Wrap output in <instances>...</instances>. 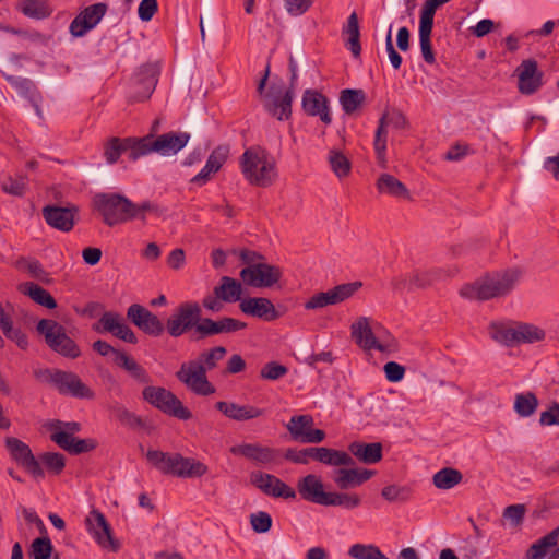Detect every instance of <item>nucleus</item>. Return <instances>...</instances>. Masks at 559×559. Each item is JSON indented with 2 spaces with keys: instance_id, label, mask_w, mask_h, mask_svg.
Listing matches in <instances>:
<instances>
[{
  "instance_id": "nucleus-1",
  "label": "nucleus",
  "mask_w": 559,
  "mask_h": 559,
  "mask_svg": "<svg viewBox=\"0 0 559 559\" xmlns=\"http://www.w3.org/2000/svg\"><path fill=\"white\" fill-rule=\"evenodd\" d=\"M226 353L224 346H214L202 350L197 358L180 365L175 373L176 379L195 395L209 396L214 394L216 389L209 381L206 373L217 367Z\"/></svg>"
},
{
  "instance_id": "nucleus-2",
  "label": "nucleus",
  "mask_w": 559,
  "mask_h": 559,
  "mask_svg": "<svg viewBox=\"0 0 559 559\" xmlns=\"http://www.w3.org/2000/svg\"><path fill=\"white\" fill-rule=\"evenodd\" d=\"M239 164L245 179L252 186L267 188L278 177L275 158L261 146L247 148Z\"/></svg>"
},
{
  "instance_id": "nucleus-3",
  "label": "nucleus",
  "mask_w": 559,
  "mask_h": 559,
  "mask_svg": "<svg viewBox=\"0 0 559 559\" xmlns=\"http://www.w3.org/2000/svg\"><path fill=\"white\" fill-rule=\"evenodd\" d=\"M522 276L519 269H510L496 273L466 285L461 289V295L468 299L488 300L503 296L511 292Z\"/></svg>"
},
{
  "instance_id": "nucleus-4",
  "label": "nucleus",
  "mask_w": 559,
  "mask_h": 559,
  "mask_svg": "<svg viewBox=\"0 0 559 559\" xmlns=\"http://www.w3.org/2000/svg\"><path fill=\"white\" fill-rule=\"evenodd\" d=\"M147 461L164 474L192 478L201 477L207 472V466L200 461L183 457L178 453H165L150 450L146 453Z\"/></svg>"
},
{
  "instance_id": "nucleus-5",
  "label": "nucleus",
  "mask_w": 559,
  "mask_h": 559,
  "mask_svg": "<svg viewBox=\"0 0 559 559\" xmlns=\"http://www.w3.org/2000/svg\"><path fill=\"white\" fill-rule=\"evenodd\" d=\"M350 334L364 350L377 349L381 353H390L395 348V342L390 333L379 323L372 325L367 317H360L352 324Z\"/></svg>"
},
{
  "instance_id": "nucleus-6",
  "label": "nucleus",
  "mask_w": 559,
  "mask_h": 559,
  "mask_svg": "<svg viewBox=\"0 0 559 559\" xmlns=\"http://www.w3.org/2000/svg\"><path fill=\"white\" fill-rule=\"evenodd\" d=\"M105 306L100 302L91 301L80 311L82 316L96 318L102 313L99 321L93 324L92 329L97 333H111L114 336L135 344L138 338L134 332L126 324L123 318L118 312L104 311Z\"/></svg>"
},
{
  "instance_id": "nucleus-7",
  "label": "nucleus",
  "mask_w": 559,
  "mask_h": 559,
  "mask_svg": "<svg viewBox=\"0 0 559 559\" xmlns=\"http://www.w3.org/2000/svg\"><path fill=\"white\" fill-rule=\"evenodd\" d=\"M95 210L107 226H116L134 219V203L119 193H97L93 198Z\"/></svg>"
},
{
  "instance_id": "nucleus-8",
  "label": "nucleus",
  "mask_w": 559,
  "mask_h": 559,
  "mask_svg": "<svg viewBox=\"0 0 559 559\" xmlns=\"http://www.w3.org/2000/svg\"><path fill=\"white\" fill-rule=\"evenodd\" d=\"M202 309L197 301L179 304L166 321V331L171 337H180L192 332L193 340H198V326L202 323Z\"/></svg>"
},
{
  "instance_id": "nucleus-9",
  "label": "nucleus",
  "mask_w": 559,
  "mask_h": 559,
  "mask_svg": "<svg viewBox=\"0 0 559 559\" xmlns=\"http://www.w3.org/2000/svg\"><path fill=\"white\" fill-rule=\"evenodd\" d=\"M38 381L55 388L60 394L78 399L92 396V391L78 374L59 369H39L34 371Z\"/></svg>"
},
{
  "instance_id": "nucleus-10",
  "label": "nucleus",
  "mask_w": 559,
  "mask_h": 559,
  "mask_svg": "<svg viewBox=\"0 0 559 559\" xmlns=\"http://www.w3.org/2000/svg\"><path fill=\"white\" fill-rule=\"evenodd\" d=\"M142 397L145 402L170 417L177 419H189L191 417L190 411L166 388L147 385L142 391Z\"/></svg>"
},
{
  "instance_id": "nucleus-11",
  "label": "nucleus",
  "mask_w": 559,
  "mask_h": 559,
  "mask_svg": "<svg viewBox=\"0 0 559 559\" xmlns=\"http://www.w3.org/2000/svg\"><path fill=\"white\" fill-rule=\"evenodd\" d=\"M37 331L45 336L47 345L56 353L69 358H76L80 355L79 346L58 322L41 319L37 323Z\"/></svg>"
},
{
  "instance_id": "nucleus-12",
  "label": "nucleus",
  "mask_w": 559,
  "mask_h": 559,
  "mask_svg": "<svg viewBox=\"0 0 559 559\" xmlns=\"http://www.w3.org/2000/svg\"><path fill=\"white\" fill-rule=\"evenodd\" d=\"M190 139V134L186 132L175 133L168 132L164 133L157 138H154L152 134L145 135L141 138V152L143 156H146L151 153H158L163 156H169L178 153L181 148H183Z\"/></svg>"
},
{
  "instance_id": "nucleus-13",
  "label": "nucleus",
  "mask_w": 559,
  "mask_h": 559,
  "mask_svg": "<svg viewBox=\"0 0 559 559\" xmlns=\"http://www.w3.org/2000/svg\"><path fill=\"white\" fill-rule=\"evenodd\" d=\"M157 63H145L138 68L129 83V97L132 102H143L151 97L158 82Z\"/></svg>"
},
{
  "instance_id": "nucleus-14",
  "label": "nucleus",
  "mask_w": 559,
  "mask_h": 559,
  "mask_svg": "<svg viewBox=\"0 0 559 559\" xmlns=\"http://www.w3.org/2000/svg\"><path fill=\"white\" fill-rule=\"evenodd\" d=\"M4 444L12 460L31 474L34 479H43L45 477L44 468L38 459L35 457L31 448L25 442L15 437H7Z\"/></svg>"
},
{
  "instance_id": "nucleus-15",
  "label": "nucleus",
  "mask_w": 559,
  "mask_h": 559,
  "mask_svg": "<svg viewBox=\"0 0 559 559\" xmlns=\"http://www.w3.org/2000/svg\"><path fill=\"white\" fill-rule=\"evenodd\" d=\"M141 145V138L111 136L104 142L103 155L109 165L116 164L123 153H128L129 160L136 162L140 157H143V154H140Z\"/></svg>"
},
{
  "instance_id": "nucleus-16",
  "label": "nucleus",
  "mask_w": 559,
  "mask_h": 559,
  "mask_svg": "<svg viewBox=\"0 0 559 559\" xmlns=\"http://www.w3.org/2000/svg\"><path fill=\"white\" fill-rule=\"evenodd\" d=\"M361 287L360 282L341 284L328 292L311 296L306 302L307 310H318L328 306L337 305L352 297Z\"/></svg>"
},
{
  "instance_id": "nucleus-17",
  "label": "nucleus",
  "mask_w": 559,
  "mask_h": 559,
  "mask_svg": "<svg viewBox=\"0 0 559 559\" xmlns=\"http://www.w3.org/2000/svg\"><path fill=\"white\" fill-rule=\"evenodd\" d=\"M85 525L100 547L111 551L119 549L120 545L114 538L111 527L100 511L92 510L85 519Z\"/></svg>"
},
{
  "instance_id": "nucleus-18",
  "label": "nucleus",
  "mask_w": 559,
  "mask_h": 559,
  "mask_svg": "<svg viewBox=\"0 0 559 559\" xmlns=\"http://www.w3.org/2000/svg\"><path fill=\"white\" fill-rule=\"evenodd\" d=\"M281 276L280 267L263 262L249 265L240 272V277L245 284L252 287H272L280 281Z\"/></svg>"
},
{
  "instance_id": "nucleus-19",
  "label": "nucleus",
  "mask_w": 559,
  "mask_h": 559,
  "mask_svg": "<svg viewBox=\"0 0 559 559\" xmlns=\"http://www.w3.org/2000/svg\"><path fill=\"white\" fill-rule=\"evenodd\" d=\"M127 318L141 331L151 336H160L166 330L156 314L139 304H132L127 310Z\"/></svg>"
},
{
  "instance_id": "nucleus-20",
  "label": "nucleus",
  "mask_w": 559,
  "mask_h": 559,
  "mask_svg": "<svg viewBox=\"0 0 559 559\" xmlns=\"http://www.w3.org/2000/svg\"><path fill=\"white\" fill-rule=\"evenodd\" d=\"M107 4L99 2L86 7L70 23L69 31L74 37H82L93 29L107 12Z\"/></svg>"
},
{
  "instance_id": "nucleus-21",
  "label": "nucleus",
  "mask_w": 559,
  "mask_h": 559,
  "mask_svg": "<svg viewBox=\"0 0 559 559\" xmlns=\"http://www.w3.org/2000/svg\"><path fill=\"white\" fill-rule=\"evenodd\" d=\"M515 73L519 92L523 95H532L543 85V72L538 70V64L533 59L523 60Z\"/></svg>"
},
{
  "instance_id": "nucleus-22",
  "label": "nucleus",
  "mask_w": 559,
  "mask_h": 559,
  "mask_svg": "<svg viewBox=\"0 0 559 559\" xmlns=\"http://www.w3.org/2000/svg\"><path fill=\"white\" fill-rule=\"evenodd\" d=\"M247 328V323L230 317L218 320L203 318L198 326V340H204L218 334H231Z\"/></svg>"
},
{
  "instance_id": "nucleus-23",
  "label": "nucleus",
  "mask_w": 559,
  "mask_h": 559,
  "mask_svg": "<svg viewBox=\"0 0 559 559\" xmlns=\"http://www.w3.org/2000/svg\"><path fill=\"white\" fill-rule=\"evenodd\" d=\"M251 481L267 496L284 499L296 498V491L274 475L254 472L251 474Z\"/></svg>"
},
{
  "instance_id": "nucleus-24",
  "label": "nucleus",
  "mask_w": 559,
  "mask_h": 559,
  "mask_svg": "<svg viewBox=\"0 0 559 559\" xmlns=\"http://www.w3.org/2000/svg\"><path fill=\"white\" fill-rule=\"evenodd\" d=\"M297 490L304 500L320 506L326 504L330 495L324 491V485L320 477L313 474L300 478L297 483Z\"/></svg>"
},
{
  "instance_id": "nucleus-25",
  "label": "nucleus",
  "mask_w": 559,
  "mask_h": 559,
  "mask_svg": "<svg viewBox=\"0 0 559 559\" xmlns=\"http://www.w3.org/2000/svg\"><path fill=\"white\" fill-rule=\"evenodd\" d=\"M549 559H559V527L539 538L532 544L526 551V559H544L546 555Z\"/></svg>"
},
{
  "instance_id": "nucleus-26",
  "label": "nucleus",
  "mask_w": 559,
  "mask_h": 559,
  "mask_svg": "<svg viewBox=\"0 0 559 559\" xmlns=\"http://www.w3.org/2000/svg\"><path fill=\"white\" fill-rule=\"evenodd\" d=\"M309 457L313 459L317 462L329 466H353L355 465V461L353 456L341 450H335L326 447H317V448H307L305 452Z\"/></svg>"
},
{
  "instance_id": "nucleus-27",
  "label": "nucleus",
  "mask_w": 559,
  "mask_h": 559,
  "mask_svg": "<svg viewBox=\"0 0 559 559\" xmlns=\"http://www.w3.org/2000/svg\"><path fill=\"white\" fill-rule=\"evenodd\" d=\"M240 310L264 321H274L280 318V312L275 309L272 301L264 297H249L241 300Z\"/></svg>"
},
{
  "instance_id": "nucleus-28",
  "label": "nucleus",
  "mask_w": 559,
  "mask_h": 559,
  "mask_svg": "<svg viewBox=\"0 0 559 559\" xmlns=\"http://www.w3.org/2000/svg\"><path fill=\"white\" fill-rule=\"evenodd\" d=\"M376 471L372 469H359V468H344L341 467L335 469L333 473V481L336 487L341 490H347L362 485L369 480Z\"/></svg>"
},
{
  "instance_id": "nucleus-29",
  "label": "nucleus",
  "mask_w": 559,
  "mask_h": 559,
  "mask_svg": "<svg viewBox=\"0 0 559 559\" xmlns=\"http://www.w3.org/2000/svg\"><path fill=\"white\" fill-rule=\"evenodd\" d=\"M75 211V207L47 205L43 209V216L49 226L61 231H70L74 226Z\"/></svg>"
},
{
  "instance_id": "nucleus-30",
  "label": "nucleus",
  "mask_w": 559,
  "mask_h": 559,
  "mask_svg": "<svg viewBox=\"0 0 559 559\" xmlns=\"http://www.w3.org/2000/svg\"><path fill=\"white\" fill-rule=\"evenodd\" d=\"M302 108L309 116H318L325 124H330L332 122L329 111V100L324 95L317 91H305L302 95Z\"/></svg>"
},
{
  "instance_id": "nucleus-31",
  "label": "nucleus",
  "mask_w": 559,
  "mask_h": 559,
  "mask_svg": "<svg viewBox=\"0 0 559 559\" xmlns=\"http://www.w3.org/2000/svg\"><path fill=\"white\" fill-rule=\"evenodd\" d=\"M230 453L241 455L259 464L273 462L277 456V450L262 447L258 443H242L230 448Z\"/></svg>"
},
{
  "instance_id": "nucleus-32",
  "label": "nucleus",
  "mask_w": 559,
  "mask_h": 559,
  "mask_svg": "<svg viewBox=\"0 0 559 559\" xmlns=\"http://www.w3.org/2000/svg\"><path fill=\"white\" fill-rule=\"evenodd\" d=\"M313 421H287L286 428L292 440L300 443H319L325 439V432L312 427Z\"/></svg>"
},
{
  "instance_id": "nucleus-33",
  "label": "nucleus",
  "mask_w": 559,
  "mask_h": 559,
  "mask_svg": "<svg viewBox=\"0 0 559 559\" xmlns=\"http://www.w3.org/2000/svg\"><path fill=\"white\" fill-rule=\"evenodd\" d=\"M50 439L61 449L73 454L90 452L97 445L94 439H76L66 431H55L51 433Z\"/></svg>"
},
{
  "instance_id": "nucleus-34",
  "label": "nucleus",
  "mask_w": 559,
  "mask_h": 559,
  "mask_svg": "<svg viewBox=\"0 0 559 559\" xmlns=\"http://www.w3.org/2000/svg\"><path fill=\"white\" fill-rule=\"evenodd\" d=\"M348 451L350 455L364 464H376L382 460V444L380 442L354 441L349 443Z\"/></svg>"
},
{
  "instance_id": "nucleus-35",
  "label": "nucleus",
  "mask_w": 559,
  "mask_h": 559,
  "mask_svg": "<svg viewBox=\"0 0 559 559\" xmlns=\"http://www.w3.org/2000/svg\"><path fill=\"white\" fill-rule=\"evenodd\" d=\"M215 407L229 419H254L265 415L261 408L223 401L217 402Z\"/></svg>"
},
{
  "instance_id": "nucleus-36",
  "label": "nucleus",
  "mask_w": 559,
  "mask_h": 559,
  "mask_svg": "<svg viewBox=\"0 0 559 559\" xmlns=\"http://www.w3.org/2000/svg\"><path fill=\"white\" fill-rule=\"evenodd\" d=\"M294 90L288 88L282 97L266 99L264 107L266 111L278 120H288L292 115V103Z\"/></svg>"
},
{
  "instance_id": "nucleus-37",
  "label": "nucleus",
  "mask_w": 559,
  "mask_h": 559,
  "mask_svg": "<svg viewBox=\"0 0 559 559\" xmlns=\"http://www.w3.org/2000/svg\"><path fill=\"white\" fill-rule=\"evenodd\" d=\"M112 360L117 366L124 369L136 382L148 384L152 381L148 372L126 353L117 354V358H112Z\"/></svg>"
},
{
  "instance_id": "nucleus-38",
  "label": "nucleus",
  "mask_w": 559,
  "mask_h": 559,
  "mask_svg": "<svg viewBox=\"0 0 559 559\" xmlns=\"http://www.w3.org/2000/svg\"><path fill=\"white\" fill-rule=\"evenodd\" d=\"M377 189L394 198L411 199L406 186L390 174H382L377 180Z\"/></svg>"
},
{
  "instance_id": "nucleus-39",
  "label": "nucleus",
  "mask_w": 559,
  "mask_h": 559,
  "mask_svg": "<svg viewBox=\"0 0 559 559\" xmlns=\"http://www.w3.org/2000/svg\"><path fill=\"white\" fill-rule=\"evenodd\" d=\"M214 294L221 297L225 302H235L241 298L242 286L237 280L229 276H223L219 284L214 287Z\"/></svg>"
},
{
  "instance_id": "nucleus-40",
  "label": "nucleus",
  "mask_w": 559,
  "mask_h": 559,
  "mask_svg": "<svg viewBox=\"0 0 559 559\" xmlns=\"http://www.w3.org/2000/svg\"><path fill=\"white\" fill-rule=\"evenodd\" d=\"M343 34L347 36L345 46L349 49V51L355 58L359 57L361 52V46L359 40L360 29L356 12H353L348 16L347 24L343 28Z\"/></svg>"
},
{
  "instance_id": "nucleus-41",
  "label": "nucleus",
  "mask_w": 559,
  "mask_h": 559,
  "mask_svg": "<svg viewBox=\"0 0 559 559\" xmlns=\"http://www.w3.org/2000/svg\"><path fill=\"white\" fill-rule=\"evenodd\" d=\"M433 28V23L430 21H424L419 19V28H418V36H419V46L423 59L428 64H433L436 62L435 52L432 50L431 45V33Z\"/></svg>"
},
{
  "instance_id": "nucleus-42",
  "label": "nucleus",
  "mask_w": 559,
  "mask_h": 559,
  "mask_svg": "<svg viewBox=\"0 0 559 559\" xmlns=\"http://www.w3.org/2000/svg\"><path fill=\"white\" fill-rule=\"evenodd\" d=\"M21 290L36 304L46 307L47 309H55L57 307V302L50 293L33 282L23 284L21 286Z\"/></svg>"
},
{
  "instance_id": "nucleus-43",
  "label": "nucleus",
  "mask_w": 559,
  "mask_h": 559,
  "mask_svg": "<svg viewBox=\"0 0 559 559\" xmlns=\"http://www.w3.org/2000/svg\"><path fill=\"white\" fill-rule=\"evenodd\" d=\"M463 479L462 473L453 467H444L438 471L432 477L436 488L449 490L459 485Z\"/></svg>"
},
{
  "instance_id": "nucleus-44",
  "label": "nucleus",
  "mask_w": 559,
  "mask_h": 559,
  "mask_svg": "<svg viewBox=\"0 0 559 559\" xmlns=\"http://www.w3.org/2000/svg\"><path fill=\"white\" fill-rule=\"evenodd\" d=\"M388 126L383 118L379 119V124L376 130L373 147L377 155L378 164L381 167H386V136H388Z\"/></svg>"
},
{
  "instance_id": "nucleus-45",
  "label": "nucleus",
  "mask_w": 559,
  "mask_h": 559,
  "mask_svg": "<svg viewBox=\"0 0 559 559\" xmlns=\"http://www.w3.org/2000/svg\"><path fill=\"white\" fill-rule=\"evenodd\" d=\"M17 7L24 15L37 20L45 19L51 13L46 0H22Z\"/></svg>"
},
{
  "instance_id": "nucleus-46",
  "label": "nucleus",
  "mask_w": 559,
  "mask_h": 559,
  "mask_svg": "<svg viewBox=\"0 0 559 559\" xmlns=\"http://www.w3.org/2000/svg\"><path fill=\"white\" fill-rule=\"evenodd\" d=\"M515 334L516 344L540 342L546 336L543 329L528 323H519L515 325Z\"/></svg>"
},
{
  "instance_id": "nucleus-47",
  "label": "nucleus",
  "mask_w": 559,
  "mask_h": 559,
  "mask_svg": "<svg viewBox=\"0 0 559 559\" xmlns=\"http://www.w3.org/2000/svg\"><path fill=\"white\" fill-rule=\"evenodd\" d=\"M365 98L362 90L346 88L341 92L340 103L346 114H353L362 105Z\"/></svg>"
},
{
  "instance_id": "nucleus-48",
  "label": "nucleus",
  "mask_w": 559,
  "mask_h": 559,
  "mask_svg": "<svg viewBox=\"0 0 559 559\" xmlns=\"http://www.w3.org/2000/svg\"><path fill=\"white\" fill-rule=\"evenodd\" d=\"M328 160L332 171L336 177H347L352 169V163L349 159L338 150H330Z\"/></svg>"
},
{
  "instance_id": "nucleus-49",
  "label": "nucleus",
  "mask_w": 559,
  "mask_h": 559,
  "mask_svg": "<svg viewBox=\"0 0 559 559\" xmlns=\"http://www.w3.org/2000/svg\"><path fill=\"white\" fill-rule=\"evenodd\" d=\"M348 555L354 559H389L380 548L373 544H354L349 547Z\"/></svg>"
},
{
  "instance_id": "nucleus-50",
  "label": "nucleus",
  "mask_w": 559,
  "mask_h": 559,
  "mask_svg": "<svg viewBox=\"0 0 559 559\" xmlns=\"http://www.w3.org/2000/svg\"><path fill=\"white\" fill-rule=\"evenodd\" d=\"M490 336L507 346L516 344L515 326L492 322L489 326Z\"/></svg>"
},
{
  "instance_id": "nucleus-51",
  "label": "nucleus",
  "mask_w": 559,
  "mask_h": 559,
  "mask_svg": "<svg viewBox=\"0 0 559 559\" xmlns=\"http://www.w3.org/2000/svg\"><path fill=\"white\" fill-rule=\"evenodd\" d=\"M413 490L409 486L389 485L382 488L381 496L389 502H406L412 498Z\"/></svg>"
},
{
  "instance_id": "nucleus-52",
  "label": "nucleus",
  "mask_w": 559,
  "mask_h": 559,
  "mask_svg": "<svg viewBox=\"0 0 559 559\" xmlns=\"http://www.w3.org/2000/svg\"><path fill=\"white\" fill-rule=\"evenodd\" d=\"M361 499L356 493L347 492H330L329 499L325 506L343 507L345 509H355L359 507Z\"/></svg>"
},
{
  "instance_id": "nucleus-53",
  "label": "nucleus",
  "mask_w": 559,
  "mask_h": 559,
  "mask_svg": "<svg viewBox=\"0 0 559 559\" xmlns=\"http://www.w3.org/2000/svg\"><path fill=\"white\" fill-rule=\"evenodd\" d=\"M538 405L537 397L535 394L528 392L524 394H518L514 401V409L521 417L531 416Z\"/></svg>"
},
{
  "instance_id": "nucleus-54",
  "label": "nucleus",
  "mask_w": 559,
  "mask_h": 559,
  "mask_svg": "<svg viewBox=\"0 0 559 559\" xmlns=\"http://www.w3.org/2000/svg\"><path fill=\"white\" fill-rule=\"evenodd\" d=\"M38 461L45 465L48 472L55 475L61 474L66 467V457L58 452H45L40 454Z\"/></svg>"
},
{
  "instance_id": "nucleus-55",
  "label": "nucleus",
  "mask_w": 559,
  "mask_h": 559,
  "mask_svg": "<svg viewBox=\"0 0 559 559\" xmlns=\"http://www.w3.org/2000/svg\"><path fill=\"white\" fill-rule=\"evenodd\" d=\"M53 550L49 537L35 538L31 545V557L33 559H49Z\"/></svg>"
},
{
  "instance_id": "nucleus-56",
  "label": "nucleus",
  "mask_w": 559,
  "mask_h": 559,
  "mask_svg": "<svg viewBox=\"0 0 559 559\" xmlns=\"http://www.w3.org/2000/svg\"><path fill=\"white\" fill-rule=\"evenodd\" d=\"M435 272L417 270L409 274V289L425 288L436 283Z\"/></svg>"
},
{
  "instance_id": "nucleus-57",
  "label": "nucleus",
  "mask_w": 559,
  "mask_h": 559,
  "mask_svg": "<svg viewBox=\"0 0 559 559\" xmlns=\"http://www.w3.org/2000/svg\"><path fill=\"white\" fill-rule=\"evenodd\" d=\"M252 530L257 533H266L272 527V518L267 512L259 511L250 515Z\"/></svg>"
},
{
  "instance_id": "nucleus-58",
  "label": "nucleus",
  "mask_w": 559,
  "mask_h": 559,
  "mask_svg": "<svg viewBox=\"0 0 559 559\" xmlns=\"http://www.w3.org/2000/svg\"><path fill=\"white\" fill-rule=\"evenodd\" d=\"M1 187L5 193L21 197L25 191L26 179L24 177H8L5 180L2 181Z\"/></svg>"
},
{
  "instance_id": "nucleus-59",
  "label": "nucleus",
  "mask_w": 559,
  "mask_h": 559,
  "mask_svg": "<svg viewBox=\"0 0 559 559\" xmlns=\"http://www.w3.org/2000/svg\"><path fill=\"white\" fill-rule=\"evenodd\" d=\"M314 0H284V8L292 16H300L308 12Z\"/></svg>"
},
{
  "instance_id": "nucleus-60",
  "label": "nucleus",
  "mask_w": 559,
  "mask_h": 559,
  "mask_svg": "<svg viewBox=\"0 0 559 559\" xmlns=\"http://www.w3.org/2000/svg\"><path fill=\"white\" fill-rule=\"evenodd\" d=\"M228 155L229 147L227 145H219L212 151L206 163L218 171L227 160Z\"/></svg>"
},
{
  "instance_id": "nucleus-61",
  "label": "nucleus",
  "mask_w": 559,
  "mask_h": 559,
  "mask_svg": "<svg viewBox=\"0 0 559 559\" xmlns=\"http://www.w3.org/2000/svg\"><path fill=\"white\" fill-rule=\"evenodd\" d=\"M166 210L156 203L145 201L141 204H134V218H140L145 222V213H153L157 216L163 215Z\"/></svg>"
},
{
  "instance_id": "nucleus-62",
  "label": "nucleus",
  "mask_w": 559,
  "mask_h": 559,
  "mask_svg": "<svg viewBox=\"0 0 559 559\" xmlns=\"http://www.w3.org/2000/svg\"><path fill=\"white\" fill-rule=\"evenodd\" d=\"M525 512L524 504H511L503 510V518L509 520L513 526H519L524 520Z\"/></svg>"
},
{
  "instance_id": "nucleus-63",
  "label": "nucleus",
  "mask_w": 559,
  "mask_h": 559,
  "mask_svg": "<svg viewBox=\"0 0 559 559\" xmlns=\"http://www.w3.org/2000/svg\"><path fill=\"white\" fill-rule=\"evenodd\" d=\"M287 373V368L283 365H280L277 362L271 361L267 362L262 369H261V378L267 379V380H277L285 376Z\"/></svg>"
},
{
  "instance_id": "nucleus-64",
  "label": "nucleus",
  "mask_w": 559,
  "mask_h": 559,
  "mask_svg": "<svg viewBox=\"0 0 559 559\" xmlns=\"http://www.w3.org/2000/svg\"><path fill=\"white\" fill-rule=\"evenodd\" d=\"M3 76L15 90H17L23 95L31 94L35 87L33 81L29 79L8 75L4 73Z\"/></svg>"
}]
</instances>
